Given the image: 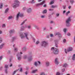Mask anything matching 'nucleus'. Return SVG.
I'll use <instances>...</instances> for the list:
<instances>
[{"mask_svg":"<svg viewBox=\"0 0 75 75\" xmlns=\"http://www.w3.org/2000/svg\"><path fill=\"white\" fill-rule=\"evenodd\" d=\"M20 35V37L21 38H25L27 40H29L28 34L27 33H24L23 34L22 33H21Z\"/></svg>","mask_w":75,"mask_h":75,"instance_id":"nucleus-1","label":"nucleus"},{"mask_svg":"<svg viewBox=\"0 0 75 75\" xmlns=\"http://www.w3.org/2000/svg\"><path fill=\"white\" fill-rule=\"evenodd\" d=\"M51 50H53V53L54 54L56 55L57 54H58V53L59 52V50L57 48H54V47H52L51 48Z\"/></svg>","mask_w":75,"mask_h":75,"instance_id":"nucleus-2","label":"nucleus"},{"mask_svg":"<svg viewBox=\"0 0 75 75\" xmlns=\"http://www.w3.org/2000/svg\"><path fill=\"white\" fill-rule=\"evenodd\" d=\"M19 1H18L17 0H15V3H14L13 4V8H16L17 7H18L19 6Z\"/></svg>","mask_w":75,"mask_h":75,"instance_id":"nucleus-3","label":"nucleus"},{"mask_svg":"<svg viewBox=\"0 0 75 75\" xmlns=\"http://www.w3.org/2000/svg\"><path fill=\"white\" fill-rule=\"evenodd\" d=\"M71 21V17H69L66 21V23L67 27H69L71 25V24L69 23V22Z\"/></svg>","mask_w":75,"mask_h":75,"instance_id":"nucleus-4","label":"nucleus"},{"mask_svg":"<svg viewBox=\"0 0 75 75\" xmlns=\"http://www.w3.org/2000/svg\"><path fill=\"white\" fill-rule=\"evenodd\" d=\"M27 57L29 61H32V59H33L32 55H29L28 56H27L26 55L25 56H24V59H26V58Z\"/></svg>","mask_w":75,"mask_h":75,"instance_id":"nucleus-5","label":"nucleus"},{"mask_svg":"<svg viewBox=\"0 0 75 75\" xmlns=\"http://www.w3.org/2000/svg\"><path fill=\"white\" fill-rule=\"evenodd\" d=\"M19 16H20V17H23V14H21L20 12H19L18 13V14L16 16L17 20H18V17H19Z\"/></svg>","mask_w":75,"mask_h":75,"instance_id":"nucleus-6","label":"nucleus"},{"mask_svg":"<svg viewBox=\"0 0 75 75\" xmlns=\"http://www.w3.org/2000/svg\"><path fill=\"white\" fill-rule=\"evenodd\" d=\"M47 45V43L45 41L42 42L41 45L42 47H46Z\"/></svg>","mask_w":75,"mask_h":75,"instance_id":"nucleus-7","label":"nucleus"},{"mask_svg":"<svg viewBox=\"0 0 75 75\" xmlns=\"http://www.w3.org/2000/svg\"><path fill=\"white\" fill-rule=\"evenodd\" d=\"M21 54H23V53L22 52H21L20 53H18L17 54V56H20V57H18V60H21Z\"/></svg>","mask_w":75,"mask_h":75,"instance_id":"nucleus-8","label":"nucleus"},{"mask_svg":"<svg viewBox=\"0 0 75 75\" xmlns=\"http://www.w3.org/2000/svg\"><path fill=\"white\" fill-rule=\"evenodd\" d=\"M72 48L71 47H69L68 49L67 50V51H66V49H65L64 51L66 53H67V52H69V51H72Z\"/></svg>","mask_w":75,"mask_h":75,"instance_id":"nucleus-9","label":"nucleus"},{"mask_svg":"<svg viewBox=\"0 0 75 75\" xmlns=\"http://www.w3.org/2000/svg\"><path fill=\"white\" fill-rule=\"evenodd\" d=\"M45 1H43L41 3L38 4H37V6H41V5H42L44 4V3H45Z\"/></svg>","mask_w":75,"mask_h":75,"instance_id":"nucleus-10","label":"nucleus"},{"mask_svg":"<svg viewBox=\"0 0 75 75\" xmlns=\"http://www.w3.org/2000/svg\"><path fill=\"white\" fill-rule=\"evenodd\" d=\"M54 62L56 64H59V62H58V58H56L54 60Z\"/></svg>","mask_w":75,"mask_h":75,"instance_id":"nucleus-11","label":"nucleus"},{"mask_svg":"<svg viewBox=\"0 0 75 75\" xmlns=\"http://www.w3.org/2000/svg\"><path fill=\"white\" fill-rule=\"evenodd\" d=\"M58 35L59 38H61L62 37L61 36V34H60V33H59L58 32L55 34V35Z\"/></svg>","mask_w":75,"mask_h":75,"instance_id":"nucleus-12","label":"nucleus"},{"mask_svg":"<svg viewBox=\"0 0 75 75\" xmlns=\"http://www.w3.org/2000/svg\"><path fill=\"white\" fill-rule=\"evenodd\" d=\"M27 11L28 13H30L31 11V8H28Z\"/></svg>","mask_w":75,"mask_h":75,"instance_id":"nucleus-13","label":"nucleus"},{"mask_svg":"<svg viewBox=\"0 0 75 75\" xmlns=\"http://www.w3.org/2000/svg\"><path fill=\"white\" fill-rule=\"evenodd\" d=\"M24 27L23 26H22L21 28V31H23L24 30Z\"/></svg>","mask_w":75,"mask_h":75,"instance_id":"nucleus-14","label":"nucleus"},{"mask_svg":"<svg viewBox=\"0 0 75 75\" xmlns=\"http://www.w3.org/2000/svg\"><path fill=\"white\" fill-rule=\"evenodd\" d=\"M45 64H46V65H47V66H49V65H50V63L49 62H46Z\"/></svg>","mask_w":75,"mask_h":75,"instance_id":"nucleus-15","label":"nucleus"},{"mask_svg":"<svg viewBox=\"0 0 75 75\" xmlns=\"http://www.w3.org/2000/svg\"><path fill=\"white\" fill-rule=\"evenodd\" d=\"M72 59L74 61L75 60V54H73V56L72 57Z\"/></svg>","mask_w":75,"mask_h":75,"instance_id":"nucleus-16","label":"nucleus"},{"mask_svg":"<svg viewBox=\"0 0 75 75\" xmlns=\"http://www.w3.org/2000/svg\"><path fill=\"white\" fill-rule=\"evenodd\" d=\"M47 10L46 9H45L42 12L43 14H45L47 13Z\"/></svg>","mask_w":75,"mask_h":75,"instance_id":"nucleus-17","label":"nucleus"},{"mask_svg":"<svg viewBox=\"0 0 75 75\" xmlns=\"http://www.w3.org/2000/svg\"><path fill=\"white\" fill-rule=\"evenodd\" d=\"M38 70L37 69L35 70H34L32 71V73H35V72H37V71Z\"/></svg>","mask_w":75,"mask_h":75,"instance_id":"nucleus-18","label":"nucleus"},{"mask_svg":"<svg viewBox=\"0 0 75 75\" xmlns=\"http://www.w3.org/2000/svg\"><path fill=\"white\" fill-rule=\"evenodd\" d=\"M14 32V30H11L9 31V33L10 34H12V33H13Z\"/></svg>","mask_w":75,"mask_h":75,"instance_id":"nucleus-19","label":"nucleus"},{"mask_svg":"<svg viewBox=\"0 0 75 75\" xmlns=\"http://www.w3.org/2000/svg\"><path fill=\"white\" fill-rule=\"evenodd\" d=\"M8 8H7L6 9L5 11V13H7V12H8Z\"/></svg>","mask_w":75,"mask_h":75,"instance_id":"nucleus-20","label":"nucleus"},{"mask_svg":"<svg viewBox=\"0 0 75 75\" xmlns=\"http://www.w3.org/2000/svg\"><path fill=\"white\" fill-rule=\"evenodd\" d=\"M52 8H55V7H57V5H52L51 6Z\"/></svg>","mask_w":75,"mask_h":75,"instance_id":"nucleus-21","label":"nucleus"},{"mask_svg":"<svg viewBox=\"0 0 75 75\" xmlns=\"http://www.w3.org/2000/svg\"><path fill=\"white\" fill-rule=\"evenodd\" d=\"M3 7V3H1L0 4V8H2Z\"/></svg>","mask_w":75,"mask_h":75,"instance_id":"nucleus-22","label":"nucleus"},{"mask_svg":"<svg viewBox=\"0 0 75 75\" xmlns=\"http://www.w3.org/2000/svg\"><path fill=\"white\" fill-rule=\"evenodd\" d=\"M17 71H18V70H16L15 71L13 72V74H12L13 75H14V74H16V72H17Z\"/></svg>","mask_w":75,"mask_h":75,"instance_id":"nucleus-23","label":"nucleus"},{"mask_svg":"<svg viewBox=\"0 0 75 75\" xmlns=\"http://www.w3.org/2000/svg\"><path fill=\"white\" fill-rule=\"evenodd\" d=\"M22 51H26V48L25 47H23L22 48Z\"/></svg>","mask_w":75,"mask_h":75,"instance_id":"nucleus-24","label":"nucleus"},{"mask_svg":"<svg viewBox=\"0 0 75 75\" xmlns=\"http://www.w3.org/2000/svg\"><path fill=\"white\" fill-rule=\"evenodd\" d=\"M3 45H4V44H2L1 45H0V49H1V48H3Z\"/></svg>","mask_w":75,"mask_h":75,"instance_id":"nucleus-25","label":"nucleus"},{"mask_svg":"<svg viewBox=\"0 0 75 75\" xmlns=\"http://www.w3.org/2000/svg\"><path fill=\"white\" fill-rule=\"evenodd\" d=\"M70 13V11H68L66 13V15L68 16V14Z\"/></svg>","mask_w":75,"mask_h":75,"instance_id":"nucleus-26","label":"nucleus"},{"mask_svg":"<svg viewBox=\"0 0 75 75\" xmlns=\"http://www.w3.org/2000/svg\"><path fill=\"white\" fill-rule=\"evenodd\" d=\"M27 20H26L25 21H23V22L21 24V25H23V24H24L25 23V21H26Z\"/></svg>","mask_w":75,"mask_h":75,"instance_id":"nucleus-27","label":"nucleus"},{"mask_svg":"<svg viewBox=\"0 0 75 75\" xmlns=\"http://www.w3.org/2000/svg\"><path fill=\"white\" fill-rule=\"evenodd\" d=\"M37 62H35L34 63V65H35V66H37Z\"/></svg>","mask_w":75,"mask_h":75,"instance_id":"nucleus-28","label":"nucleus"},{"mask_svg":"<svg viewBox=\"0 0 75 75\" xmlns=\"http://www.w3.org/2000/svg\"><path fill=\"white\" fill-rule=\"evenodd\" d=\"M19 71H20V72H23V69L22 68H20V69Z\"/></svg>","mask_w":75,"mask_h":75,"instance_id":"nucleus-29","label":"nucleus"},{"mask_svg":"<svg viewBox=\"0 0 75 75\" xmlns=\"http://www.w3.org/2000/svg\"><path fill=\"white\" fill-rule=\"evenodd\" d=\"M60 73H59V72H57L56 74V75H60Z\"/></svg>","mask_w":75,"mask_h":75,"instance_id":"nucleus-30","label":"nucleus"},{"mask_svg":"<svg viewBox=\"0 0 75 75\" xmlns=\"http://www.w3.org/2000/svg\"><path fill=\"white\" fill-rule=\"evenodd\" d=\"M14 50L15 51H17V50H18V49H17V48H14Z\"/></svg>","mask_w":75,"mask_h":75,"instance_id":"nucleus-31","label":"nucleus"},{"mask_svg":"<svg viewBox=\"0 0 75 75\" xmlns=\"http://www.w3.org/2000/svg\"><path fill=\"white\" fill-rule=\"evenodd\" d=\"M54 3V2L53 1H52L50 3V4H52Z\"/></svg>","mask_w":75,"mask_h":75,"instance_id":"nucleus-32","label":"nucleus"},{"mask_svg":"<svg viewBox=\"0 0 75 75\" xmlns=\"http://www.w3.org/2000/svg\"><path fill=\"white\" fill-rule=\"evenodd\" d=\"M2 27H6V25L5 24H3L2 25Z\"/></svg>","mask_w":75,"mask_h":75,"instance_id":"nucleus-33","label":"nucleus"},{"mask_svg":"<svg viewBox=\"0 0 75 75\" xmlns=\"http://www.w3.org/2000/svg\"><path fill=\"white\" fill-rule=\"evenodd\" d=\"M70 2L71 4H72L74 3V0H71Z\"/></svg>","mask_w":75,"mask_h":75,"instance_id":"nucleus-34","label":"nucleus"},{"mask_svg":"<svg viewBox=\"0 0 75 75\" xmlns=\"http://www.w3.org/2000/svg\"><path fill=\"white\" fill-rule=\"evenodd\" d=\"M40 43L39 41H37L36 42V44H38Z\"/></svg>","mask_w":75,"mask_h":75,"instance_id":"nucleus-35","label":"nucleus"},{"mask_svg":"<svg viewBox=\"0 0 75 75\" xmlns=\"http://www.w3.org/2000/svg\"><path fill=\"white\" fill-rule=\"evenodd\" d=\"M13 18V17H12V16H11L8 17V19H11V18Z\"/></svg>","mask_w":75,"mask_h":75,"instance_id":"nucleus-36","label":"nucleus"},{"mask_svg":"<svg viewBox=\"0 0 75 75\" xmlns=\"http://www.w3.org/2000/svg\"><path fill=\"white\" fill-rule=\"evenodd\" d=\"M68 65L67 63H65L63 65V66H67Z\"/></svg>","mask_w":75,"mask_h":75,"instance_id":"nucleus-37","label":"nucleus"},{"mask_svg":"<svg viewBox=\"0 0 75 75\" xmlns=\"http://www.w3.org/2000/svg\"><path fill=\"white\" fill-rule=\"evenodd\" d=\"M67 31V29H64V31L65 33H66V31Z\"/></svg>","mask_w":75,"mask_h":75,"instance_id":"nucleus-38","label":"nucleus"},{"mask_svg":"<svg viewBox=\"0 0 75 75\" xmlns=\"http://www.w3.org/2000/svg\"><path fill=\"white\" fill-rule=\"evenodd\" d=\"M41 18H44V17H45V16L44 15L42 16H41Z\"/></svg>","mask_w":75,"mask_h":75,"instance_id":"nucleus-39","label":"nucleus"},{"mask_svg":"<svg viewBox=\"0 0 75 75\" xmlns=\"http://www.w3.org/2000/svg\"><path fill=\"white\" fill-rule=\"evenodd\" d=\"M2 42V39L0 38V43Z\"/></svg>","mask_w":75,"mask_h":75,"instance_id":"nucleus-40","label":"nucleus"},{"mask_svg":"<svg viewBox=\"0 0 75 75\" xmlns=\"http://www.w3.org/2000/svg\"><path fill=\"white\" fill-rule=\"evenodd\" d=\"M26 10V8H25V7L23 8V10Z\"/></svg>","mask_w":75,"mask_h":75,"instance_id":"nucleus-41","label":"nucleus"},{"mask_svg":"<svg viewBox=\"0 0 75 75\" xmlns=\"http://www.w3.org/2000/svg\"><path fill=\"white\" fill-rule=\"evenodd\" d=\"M62 72H64L65 71V69H63L62 70Z\"/></svg>","mask_w":75,"mask_h":75,"instance_id":"nucleus-42","label":"nucleus"},{"mask_svg":"<svg viewBox=\"0 0 75 75\" xmlns=\"http://www.w3.org/2000/svg\"><path fill=\"white\" fill-rule=\"evenodd\" d=\"M53 36V35H52V34H51L50 35V37H52Z\"/></svg>","mask_w":75,"mask_h":75,"instance_id":"nucleus-43","label":"nucleus"},{"mask_svg":"<svg viewBox=\"0 0 75 75\" xmlns=\"http://www.w3.org/2000/svg\"><path fill=\"white\" fill-rule=\"evenodd\" d=\"M53 23H54V22L52 21H50V23H51V24H52Z\"/></svg>","mask_w":75,"mask_h":75,"instance_id":"nucleus-44","label":"nucleus"},{"mask_svg":"<svg viewBox=\"0 0 75 75\" xmlns=\"http://www.w3.org/2000/svg\"><path fill=\"white\" fill-rule=\"evenodd\" d=\"M49 11H52V10H53V9L51 8H50L49 9Z\"/></svg>","mask_w":75,"mask_h":75,"instance_id":"nucleus-45","label":"nucleus"},{"mask_svg":"<svg viewBox=\"0 0 75 75\" xmlns=\"http://www.w3.org/2000/svg\"><path fill=\"white\" fill-rule=\"evenodd\" d=\"M66 41V40H65V39H64L63 40V42H65Z\"/></svg>","mask_w":75,"mask_h":75,"instance_id":"nucleus-46","label":"nucleus"},{"mask_svg":"<svg viewBox=\"0 0 75 75\" xmlns=\"http://www.w3.org/2000/svg\"><path fill=\"white\" fill-rule=\"evenodd\" d=\"M28 28H31V26H28Z\"/></svg>","mask_w":75,"mask_h":75,"instance_id":"nucleus-47","label":"nucleus"},{"mask_svg":"<svg viewBox=\"0 0 75 75\" xmlns=\"http://www.w3.org/2000/svg\"><path fill=\"white\" fill-rule=\"evenodd\" d=\"M38 63L40 65L41 64V62L40 61L38 62Z\"/></svg>","mask_w":75,"mask_h":75,"instance_id":"nucleus-48","label":"nucleus"},{"mask_svg":"<svg viewBox=\"0 0 75 75\" xmlns=\"http://www.w3.org/2000/svg\"><path fill=\"white\" fill-rule=\"evenodd\" d=\"M66 7V6H63V8L64 9H65V8Z\"/></svg>","mask_w":75,"mask_h":75,"instance_id":"nucleus-49","label":"nucleus"},{"mask_svg":"<svg viewBox=\"0 0 75 75\" xmlns=\"http://www.w3.org/2000/svg\"><path fill=\"white\" fill-rule=\"evenodd\" d=\"M43 7H47V6H46V4H45L44 6H43Z\"/></svg>","mask_w":75,"mask_h":75,"instance_id":"nucleus-50","label":"nucleus"},{"mask_svg":"<svg viewBox=\"0 0 75 75\" xmlns=\"http://www.w3.org/2000/svg\"><path fill=\"white\" fill-rule=\"evenodd\" d=\"M5 68H8V66H5Z\"/></svg>","mask_w":75,"mask_h":75,"instance_id":"nucleus-51","label":"nucleus"},{"mask_svg":"<svg viewBox=\"0 0 75 75\" xmlns=\"http://www.w3.org/2000/svg\"><path fill=\"white\" fill-rule=\"evenodd\" d=\"M2 56H0V60H1V59H2Z\"/></svg>","mask_w":75,"mask_h":75,"instance_id":"nucleus-52","label":"nucleus"},{"mask_svg":"<svg viewBox=\"0 0 75 75\" xmlns=\"http://www.w3.org/2000/svg\"><path fill=\"white\" fill-rule=\"evenodd\" d=\"M34 0H32V1L31 2V3H34Z\"/></svg>","mask_w":75,"mask_h":75,"instance_id":"nucleus-53","label":"nucleus"},{"mask_svg":"<svg viewBox=\"0 0 75 75\" xmlns=\"http://www.w3.org/2000/svg\"><path fill=\"white\" fill-rule=\"evenodd\" d=\"M45 29H46V28H43V30L44 31V30H45Z\"/></svg>","mask_w":75,"mask_h":75,"instance_id":"nucleus-54","label":"nucleus"},{"mask_svg":"<svg viewBox=\"0 0 75 75\" xmlns=\"http://www.w3.org/2000/svg\"><path fill=\"white\" fill-rule=\"evenodd\" d=\"M5 73H6V74H7V70H6L5 71Z\"/></svg>","mask_w":75,"mask_h":75,"instance_id":"nucleus-55","label":"nucleus"},{"mask_svg":"<svg viewBox=\"0 0 75 75\" xmlns=\"http://www.w3.org/2000/svg\"><path fill=\"white\" fill-rule=\"evenodd\" d=\"M65 12H66V11H63V14H64V13H65Z\"/></svg>","mask_w":75,"mask_h":75,"instance_id":"nucleus-56","label":"nucleus"},{"mask_svg":"<svg viewBox=\"0 0 75 75\" xmlns=\"http://www.w3.org/2000/svg\"><path fill=\"white\" fill-rule=\"evenodd\" d=\"M71 35V34H70V33H68V34H67V35Z\"/></svg>","mask_w":75,"mask_h":75,"instance_id":"nucleus-57","label":"nucleus"},{"mask_svg":"<svg viewBox=\"0 0 75 75\" xmlns=\"http://www.w3.org/2000/svg\"><path fill=\"white\" fill-rule=\"evenodd\" d=\"M59 14H58V13L56 14V16H57V17H58V16H59Z\"/></svg>","mask_w":75,"mask_h":75,"instance_id":"nucleus-58","label":"nucleus"},{"mask_svg":"<svg viewBox=\"0 0 75 75\" xmlns=\"http://www.w3.org/2000/svg\"><path fill=\"white\" fill-rule=\"evenodd\" d=\"M71 6H69L68 7V8H69V9H70V8H71Z\"/></svg>","mask_w":75,"mask_h":75,"instance_id":"nucleus-59","label":"nucleus"},{"mask_svg":"<svg viewBox=\"0 0 75 75\" xmlns=\"http://www.w3.org/2000/svg\"><path fill=\"white\" fill-rule=\"evenodd\" d=\"M55 46L56 47H58V45H57V44H55Z\"/></svg>","mask_w":75,"mask_h":75,"instance_id":"nucleus-60","label":"nucleus"},{"mask_svg":"<svg viewBox=\"0 0 75 75\" xmlns=\"http://www.w3.org/2000/svg\"><path fill=\"white\" fill-rule=\"evenodd\" d=\"M2 33V32L0 30V34H1Z\"/></svg>","mask_w":75,"mask_h":75,"instance_id":"nucleus-61","label":"nucleus"},{"mask_svg":"<svg viewBox=\"0 0 75 75\" xmlns=\"http://www.w3.org/2000/svg\"><path fill=\"white\" fill-rule=\"evenodd\" d=\"M25 74L26 75H27V72L26 71L25 72Z\"/></svg>","mask_w":75,"mask_h":75,"instance_id":"nucleus-62","label":"nucleus"},{"mask_svg":"<svg viewBox=\"0 0 75 75\" xmlns=\"http://www.w3.org/2000/svg\"><path fill=\"white\" fill-rule=\"evenodd\" d=\"M41 0H38V1H39V2H40V1H41Z\"/></svg>","mask_w":75,"mask_h":75,"instance_id":"nucleus-63","label":"nucleus"},{"mask_svg":"<svg viewBox=\"0 0 75 75\" xmlns=\"http://www.w3.org/2000/svg\"><path fill=\"white\" fill-rule=\"evenodd\" d=\"M54 42H57V40H55L54 41Z\"/></svg>","mask_w":75,"mask_h":75,"instance_id":"nucleus-64","label":"nucleus"}]
</instances>
